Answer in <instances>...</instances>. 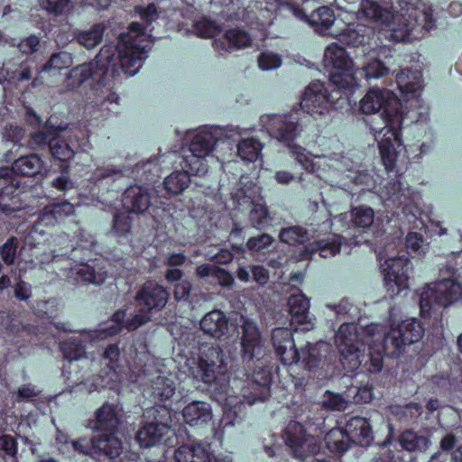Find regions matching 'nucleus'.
Segmentation results:
<instances>
[{
	"label": "nucleus",
	"mask_w": 462,
	"mask_h": 462,
	"mask_svg": "<svg viewBox=\"0 0 462 462\" xmlns=\"http://www.w3.org/2000/svg\"><path fill=\"white\" fill-rule=\"evenodd\" d=\"M363 114L379 113L384 126L374 130L382 162L387 171L395 168L398 157L397 148L403 146L402 130L406 115L396 94L389 89L372 88L360 101Z\"/></svg>",
	"instance_id": "f257e3e1"
},
{
	"label": "nucleus",
	"mask_w": 462,
	"mask_h": 462,
	"mask_svg": "<svg viewBox=\"0 0 462 462\" xmlns=\"http://www.w3.org/2000/svg\"><path fill=\"white\" fill-rule=\"evenodd\" d=\"M323 423V418L302 403L295 409L294 420L287 424L283 437L295 458L304 461L309 456L319 453L320 445L309 431H316Z\"/></svg>",
	"instance_id": "f03ea898"
},
{
	"label": "nucleus",
	"mask_w": 462,
	"mask_h": 462,
	"mask_svg": "<svg viewBox=\"0 0 462 462\" xmlns=\"http://www.w3.org/2000/svg\"><path fill=\"white\" fill-rule=\"evenodd\" d=\"M194 378L208 386V390L226 398L229 389L228 357L218 345L205 343L199 347Z\"/></svg>",
	"instance_id": "7ed1b4c3"
},
{
	"label": "nucleus",
	"mask_w": 462,
	"mask_h": 462,
	"mask_svg": "<svg viewBox=\"0 0 462 462\" xmlns=\"http://www.w3.org/2000/svg\"><path fill=\"white\" fill-rule=\"evenodd\" d=\"M359 334L357 326L355 323H343L337 334L335 342L342 357L344 364L348 358L353 368L362 367L363 371L369 374H378L383 366V355L380 346H367V352L359 355Z\"/></svg>",
	"instance_id": "20e7f679"
},
{
	"label": "nucleus",
	"mask_w": 462,
	"mask_h": 462,
	"mask_svg": "<svg viewBox=\"0 0 462 462\" xmlns=\"http://www.w3.org/2000/svg\"><path fill=\"white\" fill-rule=\"evenodd\" d=\"M400 11L383 8L377 3L366 0L362 4L364 15L382 25L384 36L393 42H405L410 38L411 32L415 25L411 20L410 8L406 10L402 3L399 4Z\"/></svg>",
	"instance_id": "39448f33"
},
{
	"label": "nucleus",
	"mask_w": 462,
	"mask_h": 462,
	"mask_svg": "<svg viewBox=\"0 0 462 462\" xmlns=\"http://www.w3.org/2000/svg\"><path fill=\"white\" fill-rule=\"evenodd\" d=\"M462 297V284L452 278L439 280L424 287L420 298V311L422 318L432 314L441 315L446 308Z\"/></svg>",
	"instance_id": "423d86ee"
},
{
	"label": "nucleus",
	"mask_w": 462,
	"mask_h": 462,
	"mask_svg": "<svg viewBox=\"0 0 462 462\" xmlns=\"http://www.w3.org/2000/svg\"><path fill=\"white\" fill-rule=\"evenodd\" d=\"M103 51L96 56L95 60L79 64L72 68L64 79V87L74 90L81 87L86 81L92 79L100 86H106V79L111 72L113 78L118 73L117 64L113 55H107L103 60Z\"/></svg>",
	"instance_id": "0eeeda50"
},
{
	"label": "nucleus",
	"mask_w": 462,
	"mask_h": 462,
	"mask_svg": "<svg viewBox=\"0 0 462 462\" xmlns=\"http://www.w3.org/2000/svg\"><path fill=\"white\" fill-rule=\"evenodd\" d=\"M128 30L119 35L116 51L122 71L128 76H134L146 57L144 47L139 44V38L144 35V27L140 23L134 22L129 24Z\"/></svg>",
	"instance_id": "6e6552de"
},
{
	"label": "nucleus",
	"mask_w": 462,
	"mask_h": 462,
	"mask_svg": "<svg viewBox=\"0 0 462 462\" xmlns=\"http://www.w3.org/2000/svg\"><path fill=\"white\" fill-rule=\"evenodd\" d=\"M409 194V189H405L402 182L396 179L384 185L380 197L385 210L393 217L409 223H416L421 210Z\"/></svg>",
	"instance_id": "1a4fd4ad"
},
{
	"label": "nucleus",
	"mask_w": 462,
	"mask_h": 462,
	"mask_svg": "<svg viewBox=\"0 0 462 462\" xmlns=\"http://www.w3.org/2000/svg\"><path fill=\"white\" fill-rule=\"evenodd\" d=\"M326 67H331L329 83L338 89L348 90L357 85L354 62L344 47L337 43L328 45L325 50Z\"/></svg>",
	"instance_id": "9d476101"
},
{
	"label": "nucleus",
	"mask_w": 462,
	"mask_h": 462,
	"mask_svg": "<svg viewBox=\"0 0 462 462\" xmlns=\"http://www.w3.org/2000/svg\"><path fill=\"white\" fill-rule=\"evenodd\" d=\"M310 116L300 109L293 108L287 114H274L267 117L266 127L271 136L291 146L308 127Z\"/></svg>",
	"instance_id": "9b49d317"
},
{
	"label": "nucleus",
	"mask_w": 462,
	"mask_h": 462,
	"mask_svg": "<svg viewBox=\"0 0 462 462\" xmlns=\"http://www.w3.org/2000/svg\"><path fill=\"white\" fill-rule=\"evenodd\" d=\"M423 335L424 328L420 320L415 318L404 319L384 336L381 344L383 355L399 357L405 346L420 341Z\"/></svg>",
	"instance_id": "f8f14e48"
},
{
	"label": "nucleus",
	"mask_w": 462,
	"mask_h": 462,
	"mask_svg": "<svg viewBox=\"0 0 462 462\" xmlns=\"http://www.w3.org/2000/svg\"><path fill=\"white\" fill-rule=\"evenodd\" d=\"M342 91L344 90L335 87L329 91L325 83L312 81L302 95L299 109L302 111V115L310 116V123L313 114L323 115L331 108L336 109V101L342 98Z\"/></svg>",
	"instance_id": "ddd939ff"
},
{
	"label": "nucleus",
	"mask_w": 462,
	"mask_h": 462,
	"mask_svg": "<svg viewBox=\"0 0 462 462\" xmlns=\"http://www.w3.org/2000/svg\"><path fill=\"white\" fill-rule=\"evenodd\" d=\"M123 207L128 213L142 214L147 212L153 220L160 224L167 212L164 208L153 207L152 194L147 188L140 185L128 187L123 194Z\"/></svg>",
	"instance_id": "4468645a"
},
{
	"label": "nucleus",
	"mask_w": 462,
	"mask_h": 462,
	"mask_svg": "<svg viewBox=\"0 0 462 462\" xmlns=\"http://www.w3.org/2000/svg\"><path fill=\"white\" fill-rule=\"evenodd\" d=\"M382 267L385 287L389 293L393 296L398 295L408 288L411 261L405 253L386 258Z\"/></svg>",
	"instance_id": "2eb2a0df"
},
{
	"label": "nucleus",
	"mask_w": 462,
	"mask_h": 462,
	"mask_svg": "<svg viewBox=\"0 0 462 462\" xmlns=\"http://www.w3.org/2000/svg\"><path fill=\"white\" fill-rule=\"evenodd\" d=\"M20 180L8 166H0V212L5 216L23 208Z\"/></svg>",
	"instance_id": "dca6fc26"
},
{
	"label": "nucleus",
	"mask_w": 462,
	"mask_h": 462,
	"mask_svg": "<svg viewBox=\"0 0 462 462\" xmlns=\"http://www.w3.org/2000/svg\"><path fill=\"white\" fill-rule=\"evenodd\" d=\"M241 330L240 355L243 362L249 364L254 360L260 361L265 346L258 325L249 319H244Z\"/></svg>",
	"instance_id": "f3484780"
},
{
	"label": "nucleus",
	"mask_w": 462,
	"mask_h": 462,
	"mask_svg": "<svg viewBox=\"0 0 462 462\" xmlns=\"http://www.w3.org/2000/svg\"><path fill=\"white\" fill-rule=\"evenodd\" d=\"M170 293L166 288L154 281H146L137 291L134 300L142 311L152 314L162 310L169 300Z\"/></svg>",
	"instance_id": "a211bd4d"
},
{
	"label": "nucleus",
	"mask_w": 462,
	"mask_h": 462,
	"mask_svg": "<svg viewBox=\"0 0 462 462\" xmlns=\"http://www.w3.org/2000/svg\"><path fill=\"white\" fill-rule=\"evenodd\" d=\"M201 331L213 338H228L237 331V325L231 322L225 312L214 310L206 313L199 322Z\"/></svg>",
	"instance_id": "6ab92c4d"
},
{
	"label": "nucleus",
	"mask_w": 462,
	"mask_h": 462,
	"mask_svg": "<svg viewBox=\"0 0 462 462\" xmlns=\"http://www.w3.org/2000/svg\"><path fill=\"white\" fill-rule=\"evenodd\" d=\"M272 345L280 361L290 365L299 361V349L296 347L291 329L276 328L272 332Z\"/></svg>",
	"instance_id": "aec40b11"
},
{
	"label": "nucleus",
	"mask_w": 462,
	"mask_h": 462,
	"mask_svg": "<svg viewBox=\"0 0 462 462\" xmlns=\"http://www.w3.org/2000/svg\"><path fill=\"white\" fill-rule=\"evenodd\" d=\"M176 385L172 379L165 376H157L151 382L147 390L148 396L157 405H162L167 411L171 420V399L175 394Z\"/></svg>",
	"instance_id": "412c9836"
},
{
	"label": "nucleus",
	"mask_w": 462,
	"mask_h": 462,
	"mask_svg": "<svg viewBox=\"0 0 462 462\" xmlns=\"http://www.w3.org/2000/svg\"><path fill=\"white\" fill-rule=\"evenodd\" d=\"M232 199L236 201L237 207L243 205L240 199H243L244 202H249L252 207L249 211V222L253 227L257 230H266L272 226L273 217L270 215L269 208L264 203L254 202L247 197L243 189H240L236 193L232 196Z\"/></svg>",
	"instance_id": "4be33fe9"
},
{
	"label": "nucleus",
	"mask_w": 462,
	"mask_h": 462,
	"mask_svg": "<svg viewBox=\"0 0 462 462\" xmlns=\"http://www.w3.org/2000/svg\"><path fill=\"white\" fill-rule=\"evenodd\" d=\"M352 444L367 447L374 439L369 420L361 416H353L346 420L344 428Z\"/></svg>",
	"instance_id": "5701e85b"
},
{
	"label": "nucleus",
	"mask_w": 462,
	"mask_h": 462,
	"mask_svg": "<svg viewBox=\"0 0 462 462\" xmlns=\"http://www.w3.org/2000/svg\"><path fill=\"white\" fill-rule=\"evenodd\" d=\"M74 215L75 208L72 203L69 201L53 203L44 207L42 211L39 214L36 225L41 226H53Z\"/></svg>",
	"instance_id": "b1692460"
},
{
	"label": "nucleus",
	"mask_w": 462,
	"mask_h": 462,
	"mask_svg": "<svg viewBox=\"0 0 462 462\" xmlns=\"http://www.w3.org/2000/svg\"><path fill=\"white\" fill-rule=\"evenodd\" d=\"M117 431L106 432L96 437L95 457L104 462H112L123 451L122 440L116 436Z\"/></svg>",
	"instance_id": "393cba45"
},
{
	"label": "nucleus",
	"mask_w": 462,
	"mask_h": 462,
	"mask_svg": "<svg viewBox=\"0 0 462 462\" xmlns=\"http://www.w3.org/2000/svg\"><path fill=\"white\" fill-rule=\"evenodd\" d=\"M294 14L300 20L307 22L319 33L328 30L335 22L334 11L326 5L316 8L310 15L302 8H295Z\"/></svg>",
	"instance_id": "a878e982"
},
{
	"label": "nucleus",
	"mask_w": 462,
	"mask_h": 462,
	"mask_svg": "<svg viewBox=\"0 0 462 462\" xmlns=\"http://www.w3.org/2000/svg\"><path fill=\"white\" fill-rule=\"evenodd\" d=\"M118 404L106 402L96 411L95 429L100 431H117L121 424Z\"/></svg>",
	"instance_id": "bb28decb"
},
{
	"label": "nucleus",
	"mask_w": 462,
	"mask_h": 462,
	"mask_svg": "<svg viewBox=\"0 0 462 462\" xmlns=\"http://www.w3.org/2000/svg\"><path fill=\"white\" fill-rule=\"evenodd\" d=\"M80 145H76L71 140L64 138H53L50 143V152L54 161L61 162L60 170L61 173H68L69 171V161L73 159Z\"/></svg>",
	"instance_id": "cd10ccee"
},
{
	"label": "nucleus",
	"mask_w": 462,
	"mask_h": 462,
	"mask_svg": "<svg viewBox=\"0 0 462 462\" xmlns=\"http://www.w3.org/2000/svg\"><path fill=\"white\" fill-rule=\"evenodd\" d=\"M342 245V236L334 235L331 240L321 239L304 246L299 253L300 260H309L319 253L323 258L329 255H335L340 252Z\"/></svg>",
	"instance_id": "c85d7f7f"
},
{
	"label": "nucleus",
	"mask_w": 462,
	"mask_h": 462,
	"mask_svg": "<svg viewBox=\"0 0 462 462\" xmlns=\"http://www.w3.org/2000/svg\"><path fill=\"white\" fill-rule=\"evenodd\" d=\"M169 430L168 422H147L137 431L135 439L143 448L159 445Z\"/></svg>",
	"instance_id": "c756f323"
},
{
	"label": "nucleus",
	"mask_w": 462,
	"mask_h": 462,
	"mask_svg": "<svg viewBox=\"0 0 462 462\" xmlns=\"http://www.w3.org/2000/svg\"><path fill=\"white\" fill-rule=\"evenodd\" d=\"M15 176L36 177L42 175L45 170L44 162L42 157L36 153H31L20 156L14 160L11 166Z\"/></svg>",
	"instance_id": "7c9ffc66"
},
{
	"label": "nucleus",
	"mask_w": 462,
	"mask_h": 462,
	"mask_svg": "<svg viewBox=\"0 0 462 462\" xmlns=\"http://www.w3.org/2000/svg\"><path fill=\"white\" fill-rule=\"evenodd\" d=\"M182 416L191 427L208 425L212 420L211 407L204 402H193L184 407Z\"/></svg>",
	"instance_id": "2f4dec72"
},
{
	"label": "nucleus",
	"mask_w": 462,
	"mask_h": 462,
	"mask_svg": "<svg viewBox=\"0 0 462 462\" xmlns=\"http://www.w3.org/2000/svg\"><path fill=\"white\" fill-rule=\"evenodd\" d=\"M251 37L247 32L240 29L227 30L222 39L214 40L217 51H232L234 49H242L251 44Z\"/></svg>",
	"instance_id": "473e14b6"
},
{
	"label": "nucleus",
	"mask_w": 462,
	"mask_h": 462,
	"mask_svg": "<svg viewBox=\"0 0 462 462\" xmlns=\"http://www.w3.org/2000/svg\"><path fill=\"white\" fill-rule=\"evenodd\" d=\"M253 383L260 386V393H256L252 400H248L250 405L256 402H264L271 396L270 386L273 382V373L270 367L266 365H255L252 374Z\"/></svg>",
	"instance_id": "72a5a7b5"
},
{
	"label": "nucleus",
	"mask_w": 462,
	"mask_h": 462,
	"mask_svg": "<svg viewBox=\"0 0 462 462\" xmlns=\"http://www.w3.org/2000/svg\"><path fill=\"white\" fill-rule=\"evenodd\" d=\"M218 137L211 131L201 130L192 138L189 152L208 156L214 150Z\"/></svg>",
	"instance_id": "f704fd0d"
},
{
	"label": "nucleus",
	"mask_w": 462,
	"mask_h": 462,
	"mask_svg": "<svg viewBox=\"0 0 462 462\" xmlns=\"http://www.w3.org/2000/svg\"><path fill=\"white\" fill-rule=\"evenodd\" d=\"M288 307L293 322L304 324L308 321L310 300L303 293L291 295L288 299Z\"/></svg>",
	"instance_id": "c9c22d12"
},
{
	"label": "nucleus",
	"mask_w": 462,
	"mask_h": 462,
	"mask_svg": "<svg viewBox=\"0 0 462 462\" xmlns=\"http://www.w3.org/2000/svg\"><path fill=\"white\" fill-rule=\"evenodd\" d=\"M327 448L334 454H343L351 446L344 428L335 427L331 429L324 438Z\"/></svg>",
	"instance_id": "e433bc0d"
},
{
	"label": "nucleus",
	"mask_w": 462,
	"mask_h": 462,
	"mask_svg": "<svg viewBox=\"0 0 462 462\" xmlns=\"http://www.w3.org/2000/svg\"><path fill=\"white\" fill-rule=\"evenodd\" d=\"M396 83L402 94H415L421 88V73L410 69H402L396 76Z\"/></svg>",
	"instance_id": "4c0bfd02"
},
{
	"label": "nucleus",
	"mask_w": 462,
	"mask_h": 462,
	"mask_svg": "<svg viewBox=\"0 0 462 462\" xmlns=\"http://www.w3.org/2000/svg\"><path fill=\"white\" fill-rule=\"evenodd\" d=\"M2 318L6 321V327L5 328L6 336L13 337L12 343L21 348L23 344L20 340V337L34 333V328L30 324H23L15 319H10L9 316L3 315Z\"/></svg>",
	"instance_id": "58836bf2"
},
{
	"label": "nucleus",
	"mask_w": 462,
	"mask_h": 462,
	"mask_svg": "<svg viewBox=\"0 0 462 462\" xmlns=\"http://www.w3.org/2000/svg\"><path fill=\"white\" fill-rule=\"evenodd\" d=\"M190 182L189 174L184 171H175L164 179L163 184L168 194L178 195L185 190Z\"/></svg>",
	"instance_id": "ea45409f"
},
{
	"label": "nucleus",
	"mask_w": 462,
	"mask_h": 462,
	"mask_svg": "<svg viewBox=\"0 0 462 462\" xmlns=\"http://www.w3.org/2000/svg\"><path fill=\"white\" fill-rule=\"evenodd\" d=\"M105 26L102 23L93 24L89 30L79 31L76 33L77 42L87 49H93L103 39Z\"/></svg>",
	"instance_id": "a19ab883"
},
{
	"label": "nucleus",
	"mask_w": 462,
	"mask_h": 462,
	"mask_svg": "<svg viewBox=\"0 0 462 462\" xmlns=\"http://www.w3.org/2000/svg\"><path fill=\"white\" fill-rule=\"evenodd\" d=\"M430 443L429 438L412 430H405L400 436L401 446L408 451H424Z\"/></svg>",
	"instance_id": "79ce46f5"
},
{
	"label": "nucleus",
	"mask_w": 462,
	"mask_h": 462,
	"mask_svg": "<svg viewBox=\"0 0 462 462\" xmlns=\"http://www.w3.org/2000/svg\"><path fill=\"white\" fill-rule=\"evenodd\" d=\"M299 361L306 370L311 371L318 368L320 365L322 356L317 345L307 343L305 347L299 350Z\"/></svg>",
	"instance_id": "37998d69"
},
{
	"label": "nucleus",
	"mask_w": 462,
	"mask_h": 462,
	"mask_svg": "<svg viewBox=\"0 0 462 462\" xmlns=\"http://www.w3.org/2000/svg\"><path fill=\"white\" fill-rule=\"evenodd\" d=\"M60 351L69 361L79 360L86 356V346L81 338L70 337L60 344Z\"/></svg>",
	"instance_id": "c03bdc74"
},
{
	"label": "nucleus",
	"mask_w": 462,
	"mask_h": 462,
	"mask_svg": "<svg viewBox=\"0 0 462 462\" xmlns=\"http://www.w3.org/2000/svg\"><path fill=\"white\" fill-rule=\"evenodd\" d=\"M263 145L254 138H245L237 144V152L243 161L254 162L261 154Z\"/></svg>",
	"instance_id": "a18cd8bd"
},
{
	"label": "nucleus",
	"mask_w": 462,
	"mask_h": 462,
	"mask_svg": "<svg viewBox=\"0 0 462 462\" xmlns=\"http://www.w3.org/2000/svg\"><path fill=\"white\" fill-rule=\"evenodd\" d=\"M87 260L89 259L82 257V263L71 267L69 271L68 278L72 279L77 283H94L96 280V272L92 266L83 263V261Z\"/></svg>",
	"instance_id": "49530a36"
},
{
	"label": "nucleus",
	"mask_w": 462,
	"mask_h": 462,
	"mask_svg": "<svg viewBox=\"0 0 462 462\" xmlns=\"http://www.w3.org/2000/svg\"><path fill=\"white\" fill-rule=\"evenodd\" d=\"M280 241L289 245H303L308 240V231L300 226L282 228Z\"/></svg>",
	"instance_id": "de8ad7c7"
},
{
	"label": "nucleus",
	"mask_w": 462,
	"mask_h": 462,
	"mask_svg": "<svg viewBox=\"0 0 462 462\" xmlns=\"http://www.w3.org/2000/svg\"><path fill=\"white\" fill-rule=\"evenodd\" d=\"M18 443L15 437L9 434L0 436V462H18Z\"/></svg>",
	"instance_id": "09e8293b"
},
{
	"label": "nucleus",
	"mask_w": 462,
	"mask_h": 462,
	"mask_svg": "<svg viewBox=\"0 0 462 462\" xmlns=\"http://www.w3.org/2000/svg\"><path fill=\"white\" fill-rule=\"evenodd\" d=\"M133 217L128 212L116 211L111 232L117 237L126 238L132 233Z\"/></svg>",
	"instance_id": "8fccbe9b"
},
{
	"label": "nucleus",
	"mask_w": 462,
	"mask_h": 462,
	"mask_svg": "<svg viewBox=\"0 0 462 462\" xmlns=\"http://www.w3.org/2000/svg\"><path fill=\"white\" fill-rule=\"evenodd\" d=\"M208 156L199 155L195 153H189L184 157V163L187 171L189 176H203L208 172Z\"/></svg>",
	"instance_id": "3c124183"
},
{
	"label": "nucleus",
	"mask_w": 462,
	"mask_h": 462,
	"mask_svg": "<svg viewBox=\"0 0 462 462\" xmlns=\"http://www.w3.org/2000/svg\"><path fill=\"white\" fill-rule=\"evenodd\" d=\"M374 213L370 207H356L351 210V222L354 227L365 229L374 223Z\"/></svg>",
	"instance_id": "603ef678"
},
{
	"label": "nucleus",
	"mask_w": 462,
	"mask_h": 462,
	"mask_svg": "<svg viewBox=\"0 0 462 462\" xmlns=\"http://www.w3.org/2000/svg\"><path fill=\"white\" fill-rule=\"evenodd\" d=\"M71 254L73 257H77V252L79 249L88 251L90 253L95 247L94 237L81 227H79L74 232V236L71 240Z\"/></svg>",
	"instance_id": "864d4df0"
},
{
	"label": "nucleus",
	"mask_w": 462,
	"mask_h": 462,
	"mask_svg": "<svg viewBox=\"0 0 462 462\" xmlns=\"http://www.w3.org/2000/svg\"><path fill=\"white\" fill-rule=\"evenodd\" d=\"M273 238L272 236L268 234H261L257 236L250 237L246 244L245 247L243 245L239 246H234V248H237L240 252H245V250L250 251L251 253H262L265 249L273 244Z\"/></svg>",
	"instance_id": "5fc2aeb1"
},
{
	"label": "nucleus",
	"mask_w": 462,
	"mask_h": 462,
	"mask_svg": "<svg viewBox=\"0 0 462 462\" xmlns=\"http://www.w3.org/2000/svg\"><path fill=\"white\" fill-rule=\"evenodd\" d=\"M388 72L389 68L378 59L369 60L361 69V74L364 75L367 80L382 78L388 74Z\"/></svg>",
	"instance_id": "6e6d98bb"
},
{
	"label": "nucleus",
	"mask_w": 462,
	"mask_h": 462,
	"mask_svg": "<svg viewBox=\"0 0 462 462\" xmlns=\"http://www.w3.org/2000/svg\"><path fill=\"white\" fill-rule=\"evenodd\" d=\"M19 249V240L15 236L9 237L0 248V255L6 265L14 263Z\"/></svg>",
	"instance_id": "4d7b16f0"
},
{
	"label": "nucleus",
	"mask_w": 462,
	"mask_h": 462,
	"mask_svg": "<svg viewBox=\"0 0 462 462\" xmlns=\"http://www.w3.org/2000/svg\"><path fill=\"white\" fill-rule=\"evenodd\" d=\"M72 63L71 54L67 51H60L51 56L50 60L44 65L45 70H61L69 68Z\"/></svg>",
	"instance_id": "13d9d810"
},
{
	"label": "nucleus",
	"mask_w": 462,
	"mask_h": 462,
	"mask_svg": "<svg viewBox=\"0 0 462 462\" xmlns=\"http://www.w3.org/2000/svg\"><path fill=\"white\" fill-rule=\"evenodd\" d=\"M194 28L200 38H213L218 32L216 22L209 19H203L196 22Z\"/></svg>",
	"instance_id": "bf43d9fd"
},
{
	"label": "nucleus",
	"mask_w": 462,
	"mask_h": 462,
	"mask_svg": "<svg viewBox=\"0 0 462 462\" xmlns=\"http://www.w3.org/2000/svg\"><path fill=\"white\" fill-rule=\"evenodd\" d=\"M291 148V152L294 156L295 160L302 166V168L307 171H312L314 170L313 161L310 158V156L306 153V149L300 145L291 144L289 146Z\"/></svg>",
	"instance_id": "052dcab7"
},
{
	"label": "nucleus",
	"mask_w": 462,
	"mask_h": 462,
	"mask_svg": "<svg viewBox=\"0 0 462 462\" xmlns=\"http://www.w3.org/2000/svg\"><path fill=\"white\" fill-rule=\"evenodd\" d=\"M71 444L76 451L83 455H89L95 457L96 450V438H80L77 440L71 441Z\"/></svg>",
	"instance_id": "680f3d73"
},
{
	"label": "nucleus",
	"mask_w": 462,
	"mask_h": 462,
	"mask_svg": "<svg viewBox=\"0 0 462 462\" xmlns=\"http://www.w3.org/2000/svg\"><path fill=\"white\" fill-rule=\"evenodd\" d=\"M51 140L52 139L46 134V132L38 130L30 134L28 138V145L32 150H42L46 146L50 148V143Z\"/></svg>",
	"instance_id": "e2e57ef3"
},
{
	"label": "nucleus",
	"mask_w": 462,
	"mask_h": 462,
	"mask_svg": "<svg viewBox=\"0 0 462 462\" xmlns=\"http://www.w3.org/2000/svg\"><path fill=\"white\" fill-rule=\"evenodd\" d=\"M282 64L280 55L270 52H263L259 56L258 66L263 70L277 69Z\"/></svg>",
	"instance_id": "0e129e2a"
},
{
	"label": "nucleus",
	"mask_w": 462,
	"mask_h": 462,
	"mask_svg": "<svg viewBox=\"0 0 462 462\" xmlns=\"http://www.w3.org/2000/svg\"><path fill=\"white\" fill-rule=\"evenodd\" d=\"M151 320V314L146 311H142L138 309V313L133 315L125 320V327L128 331H134L141 326L148 323Z\"/></svg>",
	"instance_id": "69168bd1"
},
{
	"label": "nucleus",
	"mask_w": 462,
	"mask_h": 462,
	"mask_svg": "<svg viewBox=\"0 0 462 462\" xmlns=\"http://www.w3.org/2000/svg\"><path fill=\"white\" fill-rule=\"evenodd\" d=\"M72 0H46V10L56 15L65 14L71 8Z\"/></svg>",
	"instance_id": "338daca9"
},
{
	"label": "nucleus",
	"mask_w": 462,
	"mask_h": 462,
	"mask_svg": "<svg viewBox=\"0 0 462 462\" xmlns=\"http://www.w3.org/2000/svg\"><path fill=\"white\" fill-rule=\"evenodd\" d=\"M213 278L217 279L222 287L230 288L234 284L233 275L228 271L220 267H215Z\"/></svg>",
	"instance_id": "774afa93"
}]
</instances>
